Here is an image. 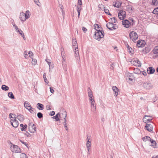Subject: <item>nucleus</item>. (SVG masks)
Here are the masks:
<instances>
[{
    "instance_id": "obj_1",
    "label": "nucleus",
    "mask_w": 158,
    "mask_h": 158,
    "mask_svg": "<svg viewBox=\"0 0 158 158\" xmlns=\"http://www.w3.org/2000/svg\"><path fill=\"white\" fill-rule=\"evenodd\" d=\"M73 47L74 49V51L75 52V56L76 59H78V58L80 59L79 56V51L78 48L77 44V43L76 40L75 39H73Z\"/></svg>"
},
{
    "instance_id": "obj_2",
    "label": "nucleus",
    "mask_w": 158,
    "mask_h": 158,
    "mask_svg": "<svg viewBox=\"0 0 158 158\" xmlns=\"http://www.w3.org/2000/svg\"><path fill=\"white\" fill-rule=\"evenodd\" d=\"M104 32L103 31H100V30H96V31L95 32L94 38L95 39L99 40L101 38L104 37Z\"/></svg>"
},
{
    "instance_id": "obj_3",
    "label": "nucleus",
    "mask_w": 158,
    "mask_h": 158,
    "mask_svg": "<svg viewBox=\"0 0 158 158\" xmlns=\"http://www.w3.org/2000/svg\"><path fill=\"white\" fill-rule=\"evenodd\" d=\"M129 36L130 39L133 42H135V41L137 39L138 36L137 33L134 31H132L130 32L129 34Z\"/></svg>"
},
{
    "instance_id": "obj_4",
    "label": "nucleus",
    "mask_w": 158,
    "mask_h": 158,
    "mask_svg": "<svg viewBox=\"0 0 158 158\" xmlns=\"http://www.w3.org/2000/svg\"><path fill=\"white\" fill-rule=\"evenodd\" d=\"M28 128L31 133H35L36 132V126L32 123L29 124Z\"/></svg>"
},
{
    "instance_id": "obj_5",
    "label": "nucleus",
    "mask_w": 158,
    "mask_h": 158,
    "mask_svg": "<svg viewBox=\"0 0 158 158\" xmlns=\"http://www.w3.org/2000/svg\"><path fill=\"white\" fill-rule=\"evenodd\" d=\"M126 16V12L125 11L120 10L118 13V16L120 20H123Z\"/></svg>"
},
{
    "instance_id": "obj_6",
    "label": "nucleus",
    "mask_w": 158,
    "mask_h": 158,
    "mask_svg": "<svg viewBox=\"0 0 158 158\" xmlns=\"http://www.w3.org/2000/svg\"><path fill=\"white\" fill-rule=\"evenodd\" d=\"M143 87L146 89H150L152 87V84L149 82H144L143 84Z\"/></svg>"
},
{
    "instance_id": "obj_7",
    "label": "nucleus",
    "mask_w": 158,
    "mask_h": 158,
    "mask_svg": "<svg viewBox=\"0 0 158 158\" xmlns=\"http://www.w3.org/2000/svg\"><path fill=\"white\" fill-rule=\"evenodd\" d=\"M115 25L113 23H112L110 22L106 24V27L108 28L110 30H112L116 29V28H115Z\"/></svg>"
},
{
    "instance_id": "obj_8",
    "label": "nucleus",
    "mask_w": 158,
    "mask_h": 158,
    "mask_svg": "<svg viewBox=\"0 0 158 158\" xmlns=\"http://www.w3.org/2000/svg\"><path fill=\"white\" fill-rule=\"evenodd\" d=\"M145 44V42L143 40H139L137 41L136 46L138 48H143Z\"/></svg>"
},
{
    "instance_id": "obj_9",
    "label": "nucleus",
    "mask_w": 158,
    "mask_h": 158,
    "mask_svg": "<svg viewBox=\"0 0 158 158\" xmlns=\"http://www.w3.org/2000/svg\"><path fill=\"white\" fill-rule=\"evenodd\" d=\"M122 24L124 26V27L127 28H128L131 25V24L129 21L127 19H126L122 21Z\"/></svg>"
},
{
    "instance_id": "obj_10",
    "label": "nucleus",
    "mask_w": 158,
    "mask_h": 158,
    "mask_svg": "<svg viewBox=\"0 0 158 158\" xmlns=\"http://www.w3.org/2000/svg\"><path fill=\"white\" fill-rule=\"evenodd\" d=\"M152 119V117L147 115L145 116L143 118V121L146 123L150 122Z\"/></svg>"
},
{
    "instance_id": "obj_11",
    "label": "nucleus",
    "mask_w": 158,
    "mask_h": 158,
    "mask_svg": "<svg viewBox=\"0 0 158 158\" xmlns=\"http://www.w3.org/2000/svg\"><path fill=\"white\" fill-rule=\"evenodd\" d=\"M112 89L114 92V96L115 97H117L118 94L119 89L115 86H113L112 87Z\"/></svg>"
},
{
    "instance_id": "obj_12",
    "label": "nucleus",
    "mask_w": 158,
    "mask_h": 158,
    "mask_svg": "<svg viewBox=\"0 0 158 158\" xmlns=\"http://www.w3.org/2000/svg\"><path fill=\"white\" fill-rule=\"evenodd\" d=\"M67 116V112L66 111H64L61 114H60V117L61 120L63 118L64 120H66V118Z\"/></svg>"
},
{
    "instance_id": "obj_13",
    "label": "nucleus",
    "mask_w": 158,
    "mask_h": 158,
    "mask_svg": "<svg viewBox=\"0 0 158 158\" xmlns=\"http://www.w3.org/2000/svg\"><path fill=\"white\" fill-rule=\"evenodd\" d=\"M19 19L22 21L24 22L26 21V19L25 17V13L23 12L21 13L20 14Z\"/></svg>"
},
{
    "instance_id": "obj_14",
    "label": "nucleus",
    "mask_w": 158,
    "mask_h": 158,
    "mask_svg": "<svg viewBox=\"0 0 158 158\" xmlns=\"http://www.w3.org/2000/svg\"><path fill=\"white\" fill-rule=\"evenodd\" d=\"M145 127L146 128V130L149 131L151 132L152 131V126L150 124H147Z\"/></svg>"
},
{
    "instance_id": "obj_15",
    "label": "nucleus",
    "mask_w": 158,
    "mask_h": 158,
    "mask_svg": "<svg viewBox=\"0 0 158 158\" xmlns=\"http://www.w3.org/2000/svg\"><path fill=\"white\" fill-rule=\"evenodd\" d=\"M91 110L94 112L96 111V105L95 102H91Z\"/></svg>"
},
{
    "instance_id": "obj_16",
    "label": "nucleus",
    "mask_w": 158,
    "mask_h": 158,
    "mask_svg": "<svg viewBox=\"0 0 158 158\" xmlns=\"http://www.w3.org/2000/svg\"><path fill=\"white\" fill-rule=\"evenodd\" d=\"M24 107L28 110L29 109H33L32 108L30 103L27 101H25L24 103Z\"/></svg>"
},
{
    "instance_id": "obj_17",
    "label": "nucleus",
    "mask_w": 158,
    "mask_h": 158,
    "mask_svg": "<svg viewBox=\"0 0 158 158\" xmlns=\"http://www.w3.org/2000/svg\"><path fill=\"white\" fill-rule=\"evenodd\" d=\"M9 117L10 119V123L15 121L16 120V117L15 116L14 114H12L10 113L9 114Z\"/></svg>"
},
{
    "instance_id": "obj_18",
    "label": "nucleus",
    "mask_w": 158,
    "mask_h": 158,
    "mask_svg": "<svg viewBox=\"0 0 158 158\" xmlns=\"http://www.w3.org/2000/svg\"><path fill=\"white\" fill-rule=\"evenodd\" d=\"M147 72L149 74H153L155 72V69L152 67H150L147 69Z\"/></svg>"
},
{
    "instance_id": "obj_19",
    "label": "nucleus",
    "mask_w": 158,
    "mask_h": 158,
    "mask_svg": "<svg viewBox=\"0 0 158 158\" xmlns=\"http://www.w3.org/2000/svg\"><path fill=\"white\" fill-rule=\"evenodd\" d=\"M122 4V3L120 2L117 1L115 2H114L113 5L115 7L118 8L120 7Z\"/></svg>"
},
{
    "instance_id": "obj_20",
    "label": "nucleus",
    "mask_w": 158,
    "mask_h": 158,
    "mask_svg": "<svg viewBox=\"0 0 158 158\" xmlns=\"http://www.w3.org/2000/svg\"><path fill=\"white\" fill-rule=\"evenodd\" d=\"M11 124L13 127H17L18 126L19 123L18 121L16 120L11 123Z\"/></svg>"
},
{
    "instance_id": "obj_21",
    "label": "nucleus",
    "mask_w": 158,
    "mask_h": 158,
    "mask_svg": "<svg viewBox=\"0 0 158 158\" xmlns=\"http://www.w3.org/2000/svg\"><path fill=\"white\" fill-rule=\"evenodd\" d=\"M142 139L144 142H146L150 141L151 138L149 136H146L142 138Z\"/></svg>"
},
{
    "instance_id": "obj_22",
    "label": "nucleus",
    "mask_w": 158,
    "mask_h": 158,
    "mask_svg": "<svg viewBox=\"0 0 158 158\" xmlns=\"http://www.w3.org/2000/svg\"><path fill=\"white\" fill-rule=\"evenodd\" d=\"M134 78L132 76V74L130 73H128L127 74V80H129L131 81H132Z\"/></svg>"
},
{
    "instance_id": "obj_23",
    "label": "nucleus",
    "mask_w": 158,
    "mask_h": 158,
    "mask_svg": "<svg viewBox=\"0 0 158 158\" xmlns=\"http://www.w3.org/2000/svg\"><path fill=\"white\" fill-rule=\"evenodd\" d=\"M88 96H89V98L90 97H94L93 95V92L90 89L89 87L88 88Z\"/></svg>"
},
{
    "instance_id": "obj_24",
    "label": "nucleus",
    "mask_w": 158,
    "mask_h": 158,
    "mask_svg": "<svg viewBox=\"0 0 158 158\" xmlns=\"http://www.w3.org/2000/svg\"><path fill=\"white\" fill-rule=\"evenodd\" d=\"M153 53L158 56V46H156L152 50Z\"/></svg>"
},
{
    "instance_id": "obj_25",
    "label": "nucleus",
    "mask_w": 158,
    "mask_h": 158,
    "mask_svg": "<svg viewBox=\"0 0 158 158\" xmlns=\"http://www.w3.org/2000/svg\"><path fill=\"white\" fill-rule=\"evenodd\" d=\"M150 142H151L152 143V146L153 148H155L156 147V143L155 140L151 139Z\"/></svg>"
},
{
    "instance_id": "obj_26",
    "label": "nucleus",
    "mask_w": 158,
    "mask_h": 158,
    "mask_svg": "<svg viewBox=\"0 0 158 158\" xmlns=\"http://www.w3.org/2000/svg\"><path fill=\"white\" fill-rule=\"evenodd\" d=\"M25 15L26 19L30 18L31 15V14L30 12L28 10L26 11V13L25 14Z\"/></svg>"
},
{
    "instance_id": "obj_27",
    "label": "nucleus",
    "mask_w": 158,
    "mask_h": 158,
    "mask_svg": "<svg viewBox=\"0 0 158 158\" xmlns=\"http://www.w3.org/2000/svg\"><path fill=\"white\" fill-rule=\"evenodd\" d=\"M37 108L40 110H43L44 109V106L43 104L38 103L37 104Z\"/></svg>"
},
{
    "instance_id": "obj_28",
    "label": "nucleus",
    "mask_w": 158,
    "mask_h": 158,
    "mask_svg": "<svg viewBox=\"0 0 158 158\" xmlns=\"http://www.w3.org/2000/svg\"><path fill=\"white\" fill-rule=\"evenodd\" d=\"M60 51L61 52V56L63 58V59H64V55L65 52L64 50V48L63 47H61L60 48Z\"/></svg>"
},
{
    "instance_id": "obj_29",
    "label": "nucleus",
    "mask_w": 158,
    "mask_h": 158,
    "mask_svg": "<svg viewBox=\"0 0 158 158\" xmlns=\"http://www.w3.org/2000/svg\"><path fill=\"white\" fill-rule=\"evenodd\" d=\"M17 118L21 122L23 121L24 120L23 116L21 114H19L17 116Z\"/></svg>"
},
{
    "instance_id": "obj_30",
    "label": "nucleus",
    "mask_w": 158,
    "mask_h": 158,
    "mask_svg": "<svg viewBox=\"0 0 158 158\" xmlns=\"http://www.w3.org/2000/svg\"><path fill=\"white\" fill-rule=\"evenodd\" d=\"M17 32L19 33L23 37L24 40H25V37L23 32L21 29H18Z\"/></svg>"
},
{
    "instance_id": "obj_31",
    "label": "nucleus",
    "mask_w": 158,
    "mask_h": 158,
    "mask_svg": "<svg viewBox=\"0 0 158 158\" xmlns=\"http://www.w3.org/2000/svg\"><path fill=\"white\" fill-rule=\"evenodd\" d=\"M11 151L15 153H20L21 152L20 149H11Z\"/></svg>"
},
{
    "instance_id": "obj_32",
    "label": "nucleus",
    "mask_w": 158,
    "mask_h": 158,
    "mask_svg": "<svg viewBox=\"0 0 158 158\" xmlns=\"http://www.w3.org/2000/svg\"><path fill=\"white\" fill-rule=\"evenodd\" d=\"M60 114L58 113L55 116H53L52 118L55 119L56 121L60 120Z\"/></svg>"
},
{
    "instance_id": "obj_33",
    "label": "nucleus",
    "mask_w": 158,
    "mask_h": 158,
    "mask_svg": "<svg viewBox=\"0 0 158 158\" xmlns=\"http://www.w3.org/2000/svg\"><path fill=\"white\" fill-rule=\"evenodd\" d=\"M9 87L5 85H2V89L5 91H7L9 89Z\"/></svg>"
},
{
    "instance_id": "obj_34",
    "label": "nucleus",
    "mask_w": 158,
    "mask_h": 158,
    "mask_svg": "<svg viewBox=\"0 0 158 158\" xmlns=\"http://www.w3.org/2000/svg\"><path fill=\"white\" fill-rule=\"evenodd\" d=\"M89 138L87 137V142L86 143V146L87 148L90 147L91 144V142L89 141Z\"/></svg>"
},
{
    "instance_id": "obj_35",
    "label": "nucleus",
    "mask_w": 158,
    "mask_h": 158,
    "mask_svg": "<svg viewBox=\"0 0 158 158\" xmlns=\"http://www.w3.org/2000/svg\"><path fill=\"white\" fill-rule=\"evenodd\" d=\"M8 97L11 98V99H14L15 98L13 94V93L11 92H10L8 93Z\"/></svg>"
},
{
    "instance_id": "obj_36",
    "label": "nucleus",
    "mask_w": 158,
    "mask_h": 158,
    "mask_svg": "<svg viewBox=\"0 0 158 158\" xmlns=\"http://www.w3.org/2000/svg\"><path fill=\"white\" fill-rule=\"evenodd\" d=\"M77 10L78 13V17H79L80 14V11H81V6H77Z\"/></svg>"
},
{
    "instance_id": "obj_37",
    "label": "nucleus",
    "mask_w": 158,
    "mask_h": 158,
    "mask_svg": "<svg viewBox=\"0 0 158 158\" xmlns=\"http://www.w3.org/2000/svg\"><path fill=\"white\" fill-rule=\"evenodd\" d=\"M152 3L155 6L158 5V0H152Z\"/></svg>"
},
{
    "instance_id": "obj_38",
    "label": "nucleus",
    "mask_w": 158,
    "mask_h": 158,
    "mask_svg": "<svg viewBox=\"0 0 158 158\" xmlns=\"http://www.w3.org/2000/svg\"><path fill=\"white\" fill-rule=\"evenodd\" d=\"M66 121H67L66 120H64V122L63 123V124L64 125V127L65 128L66 130L67 131H68V129L67 126L66 125V124H67L66 123Z\"/></svg>"
},
{
    "instance_id": "obj_39",
    "label": "nucleus",
    "mask_w": 158,
    "mask_h": 158,
    "mask_svg": "<svg viewBox=\"0 0 158 158\" xmlns=\"http://www.w3.org/2000/svg\"><path fill=\"white\" fill-rule=\"evenodd\" d=\"M46 61L47 62L48 64L49 65V69H50L51 66V64H52V63L51 62L50 60L48 59H46Z\"/></svg>"
},
{
    "instance_id": "obj_40",
    "label": "nucleus",
    "mask_w": 158,
    "mask_h": 158,
    "mask_svg": "<svg viewBox=\"0 0 158 158\" xmlns=\"http://www.w3.org/2000/svg\"><path fill=\"white\" fill-rule=\"evenodd\" d=\"M127 8L129 11H131L132 10V7L131 5H129L127 6Z\"/></svg>"
},
{
    "instance_id": "obj_41",
    "label": "nucleus",
    "mask_w": 158,
    "mask_h": 158,
    "mask_svg": "<svg viewBox=\"0 0 158 158\" xmlns=\"http://www.w3.org/2000/svg\"><path fill=\"white\" fill-rule=\"evenodd\" d=\"M110 23H115L116 22V20L115 19V18H112L110 19Z\"/></svg>"
},
{
    "instance_id": "obj_42",
    "label": "nucleus",
    "mask_w": 158,
    "mask_h": 158,
    "mask_svg": "<svg viewBox=\"0 0 158 158\" xmlns=\"http://www.w3.org/2000/svg\"><path fill=\"white\" fill-rule=\"evenodd\" d=\"M10 148H17L18 147L17 145H13V144H12L11 143H10Z\"/></svg>"
},
{
    "instance_id": "obj_43",
    "label": "nucleus",
    "mask_w": 158,
    "mask_h": 158,
    "mask_svg": "<svg viewBox=\"0 0 158 158\" xmlns=\"http://www.w3.org/2000/svg\"><path fill=\"white\" fill-rule=\"evenodd\" d=\"M131 63L136 66H137V65H138L136 63V60H132L131 61Z\"/></svg>"
},
{
    "instance_id": "obj_44",
    "label": "nucleus",
    "mask_w": 158,
    "mask_h": 158,
    "mask_svg": "<svg viewBox=\"0 0 158 158\" xmlns=\"http://www.w3.org/2000/svg\"><path fill=\"white\" fill-rule=\"evenodd\" d=\"M37 117L39 118H41L43 117V114L41 112H38L37 114Z\"/></svg>"
},
{
    "instance_id": "obj_45",
    "label": "nucleus",
    "mask_w": 158,
    "mask_h": 158,
    "mask_svg": "<svg viewBox=\"0 0 158 158\" xmlns=\"http://www.w3.org/2000/svg\"><path fill=\"white\" fill-rule=\"evenodd\" d=\"M46 73H44V74L43 78H44V81L45 82L47 83V82H48V81L47 79V78H46Z\"/></svg>"
},
{
    "instance_id": "obj_46",
    "label": "nucleus",
    "mask_w": 158,
    "mask_h": 158,
    "mask_svg": "<svg viewBox=\"0 0 158 158\" xmlns=\"http://www.w3.org/2000/svg\"><path fill=\"white\" fill-rule=\"evenodd\" d=\"M12 24L13 26L15 29L16 31L17 32L18 29H19L18 28V27L15 25V23H12Z\"/></svg>"
},
{
    "instance_id": "obj_47",
    "label": "nucleus",
    "mask_w": 158,
    "mask_h": 158,
    "mask_svg": "<svg viewBox=\"0 0 158 158\" xmlns=\"http://www.w3.org/2000/svg\"><path fill=\"white\" fill-rule=\"evenodd\" d=\"M94 27L96 31L97 29H98V30H100V27H99V25L97 24H94Z\"/></svg>"
},
{
    "instance_id": "obj_48",
    "label": "nucleus",
    "mask_w": 158,
    "mask_h": 158,
    "mask_svg": "<svg viewBox=\"0 0 158 158\" xmlns=\"http://www.w3.org/2000/svg\"><path fill=\"white\" fill-rule=\"evenodd\" d=\"M104 12L106 14H108L109 15H111L109 12V11L108 9H104Z\"/></svg>"
},
{
    "instance_id": "obj_49",
    "label": "nucleus",
    "mask_w": 158,
    "mask_h": 158,
    "mask_svg": "<svg viewBox=\"0 0 158 158\" xmlns=\"http://www.w3.org/2000/svg\"><path fill=\"white\" fill-rule=\"evenodd\" d=\"M20 156H21V157H22V158H24V157H25V158H26L27 157V156L25 154V153H22L21 155H20Z\"/></svg>"
},
{
    "instance_id": "obj_50",
    "label": "nucleus",
    "mask_w": 158,
    "mask_h": 158,
    "mask_svg": "<svg viewBox=\"0 0 158 158\" xmlns=\"http://www.w3.org/2000/svg\"><path fill=\"white\" fill-rule=\"evenodd\" d=\"M32 64L33 65H35L36 64L37 60L35 59L34 60L33 59L32 60Z\"/></svg>"
},
{
    "instance_id": "obj_51",
    "label": "nucleus",
    "mask_w": 158,
    "mask_h": 158,
    "mask_svg": "<svg viewBox=\"0 0 158 158\" xmlns=\"http://www.w3.org/2000/svg\"><path fill=\"white\" fill-rule=\"evenodd\" d=\"M89 100L90 101V103L91 102H95L94 100V97H90L89 98Z\"/></svg>"
},
{
    "instance_id": "obj_52",
    "label": "nucleus",
    "mask_w": 158,
    "mask_h": 158,
    "mask_svg": "<svg viewBox=\"0 0 158 158\" xmlns=\"http://www.w3.org/2000/svg\"><path fill=\"white\" fill-rule=\"evenodd\" d=\"M127 48H128V51H129V52L131 53L132 52L131 51V50H132V48H131L128 45L127 46Z\"/></svg>"
},
{
    "instance_id": "obj_53",
    "label": "nucleus",
    "mask_w": 158,
    "mask_h": 158,
    "mask_svg": "<svg viewBox=\"0 0 158 158\" xmlns=\"http://www.w3.org/2000/svg\"><path fill=\"white\" fill-rule=\"evenodd\" d=\"M29 57L30 58H32V55H33V53L31 51L29 52Z\"/></svg>"
},
{
    "instance_id": "obj_54",
    "label": "nucleus",
    "mask_w": 158,
    "mask_h": 158,
    "mask_svg": "<svg viewBox=\"0 0 158 158\" xmlns=\"http://www.w3.org/2000/svg\"><path fill=\"white\" fill-rule=\"evenodd\" d=\"M136 60V63L137 64V65H137V66H138L139 67L140 66H141V63H140V61L139 60Z\"/></svg>"
},
{
    "instance_id": "obj_55",
    "label": "nucleus",
    "mask_w": 158,
    "mask_h": 158,
    "mask_svg": "<svg viewBox=\"0 0 158 158\" xmlns=\"http://www.w3.org/2000/svg\"><path fill=\"white\" fill-rule=\"evenodd\" d=\"M46 108L47 110H51V107L50 105H48L47 106Z\"/></svg>"
},
{
    "instance_id": "obj_56",
    "label": "nucleus",
    "mask_w": 158,
    "mask_h": 158,
    "mask_svg": "<svg viewBox=\"0 0 158 158\" xmlns=\"http://www.w3.org/2000/svg\"><path fill=\"white\" fill-rule=\"evenodd\" d=\"M34 2L38 6H39V0H34Z\"/></svg>"
},
{
    "instance_id": "obj_57",
    "label": "nucleus",
    "mask_w": 158,
    "mask_h": 158,
    "mask_svg": "<svg viewBox=\"0 0 158 158\" xmlns=\"http://www.w3.org/2000/svg\"><path fill=\"white\" fill-rule=\"evenodd\" d=\"M24 56L26 58H27L28 57V54L27 52H25L24 53Z\"/></svg>"
},
{
    "instance_id": "obj_58",
    "label": "nucleus",
    "mask_w": 158,
    "mask_h": 158,
    "mask_svg": "<svg viewBox=\"0 0 158 158\" xmlns=\"http://www.w3.org/2000/svg\"><path fill=\"white\" fill-rule=\"evenodd\" d=\"M82 30L85 33L87 31V29L84 27H82Z\"/></svg>"
},
{
    "instance_id": "obj_59",
    "label": "nucleus",
    "mask_w": 158,
    "mask_h": 158,
    "mask_svg": "<svg viewBox=\"0 0 158 158\" xmlns=\"http://www.w3.org/2000/svg\"><path fill=\"white\" fill-rule=\"evenodd\" d=\"M55 114V112L54 111H51L50 113V115L51 116H53Z\"/></svg>"
},
{
    "instance_id": "obj_60",
    "label": "nucleus",
    "mask_w": 158,
    "mask_h": 158,
    "mask_svg": "<svg viewBox=\"0 0 158 158\" xmlns=\"http://www.w3.org/2000/svg\"><path fill=\"white\" fill-rule=\"evenodd\" d=\"M135 71H136V72H135V73H139L140 71V70L139 69H136Z\"/></svg>"
},
{
    "instance_id": "obj_61",
    "label": "nucleus",
    "mask_w": 158,
    "mask_h": 158,
    "mask_svg": "<svg viewBox=\"0 0 158 158\" xmlns=\"http://www.w3.org/2000/svg\"><path fill=\"white\" fill-rule=\"evenodd\" d=\"M50 92L53 94L54 93V90H53V89H52L51 87H50Z\"/></svg>"
},
{
    "instance_id": "obj_62",
    "label": "nucleus",
    "mask_w": 158,
    "mask_h": 158,
    "mask_svg": "<svg viewBox=\"0 0 158 158\" xmlns=\"http://www.w3.org/2000/svg\"><path fill=\"white\" fill-rule=\"evenodd\" d=\"M32 109H29V110H28L31 113H33L34 111Z\"/></svg>"
},
{
    "instance_id": "obj_63",
    "label": "nucleus",
    "mask_w": 158,
    "mask_h": 158,
    "mask_svg": "<svg viewBox=\"0 0 158 158\" xmlns=\"http://www.w3.org/2000/svg\"><path fill=\"white\" fill-rule=\"evenodd\" d=\"M78 3L79 5H82L81 0H78Z\"/></svg>"
},
{
    "instance_id": "obj_64",
    "label": "nucleus",
    "mask_w": 158,
    "mask_h": 158,
    "mask_svg": "<svg viewBox=\"0 0 158 158\" xmlns=\"http://www.w3.org/2000/svg\"><path fill=\"white\" fill-rule=\"evenodd\" d=\"M21 131H26V129H25V128L24 127H21Z\"/></svg>"
}]
</instances>
